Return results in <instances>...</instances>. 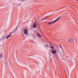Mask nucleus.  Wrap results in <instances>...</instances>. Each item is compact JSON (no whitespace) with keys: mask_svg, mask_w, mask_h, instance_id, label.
I'll list each match as a JSON object with an SVG mask.
<instances>
[{"mask_svg":"<svg viewBox=\"0 0 78 78\" xmlns=\"http://www.w3.org/2000/svg\"><path fill=\"white\" fill-rule=\"evenodd\" d=\"M61 17V16H59L54 21H53L51 22H50L49 23H48V25H51V24H52V23H55L56 22H57L59 19V18Z\"/></svg>","mask_w":78,"mask_h":78,"instance_id":"obj_1","label":"nucleus"},{"mask_svg":"<svg viewBox=\"0 0 78 78\" xmlns=\"http://www.w3.org/2000/svg\"><path fill=\"white\" fill-rule=\"evenodd\" d=\"M32 27L34 28H36V27H37V25H36V23H34L33 24Z\"/></svg>","mask_w":78,"mask_h":78,"instance_id":"obj_2","label":"nucleus"},{"mask_svg":"<svg viewBox=\"0 0 78 78\" xmlns=\"http://www.w3.org/2000/svg\"><path fill=\"white\" fill-rule=\"evenodd\" d=\"M24 33L25 34H28V30H27V29H25L24 30Z\"/></svg>","mask_w":78,"mask_h":78,"instance_id":"obj_3","label":"nucleus"},{"mask_svg":"<svg viewBox=\"0 0 78 78\" xmlns=\"http://www.w3.org/2000/svg\"><path fill=\"white\" fill-rule=\"evenodd\" d=\"M73 41V40L72 38H69L68 40V41L69 42H72Z\"/></svg>","mask_w":78,"mask_h":78,"instance_id":"obj_4","label":"nucleus"},{"mask_svg":"<svg viewBox=\"0 0 78 78\" xmlns=\"http://www.w3.org/2000/svg\"><path fill=\"white\" fill-rule=\"evenodd\" d=\"M52 52L53 54H56V51L55 50H53L52 51Z\"/></svg>","mask_w":78,"mask_h":78,"instance_id":"obj_5","label":"nucleus"},{"mask_svg":"<svg viewBox=\"0 0 78 78\" xmlns=\"http://www.w3.org/2000/svg\"><path fill=\"white\" fill-rule=\"evenodd\" d=\"M37 35L38 37H41V34H40L37 33Z\"/></svg>","mask_w":78,"mask_h":78,"instance_id":"obj_6","label":"nucleus"},{"mask_svg":"<svg viewBox=\"0 0 78 78\" xmlns=\"http://www.w3.org/2000/svg\"><path fill=\"white\" fill-rule=\"evenodd\" d=\"M11 34L7 36L6 37V39H8V38H9V37H11Z\"/></svg>","mask_w":78,"mask_h":78,"instance_id":"obj_7","label":"nucleus"},{"mask_svg":"<svg viewBox=\"0 0 78 78\" xmlns=\"http://www.w3.org/2000/svg\"><path fill=\"white\" fill-rule=\"evenodd\" d=\"M3 57V53H2L0 54V58H2Z\"/></svg>","mask_w":78,"mask_h":78,"instance_id":"obj_8","label":"nucleus"},{"mask_svg":"<svg viewBox=\"0 0 78 78\" xmlns=\"http://www.w3.org/2000/svg\"><path fill=\"white\" fill-rule=\"evenodd\" d=\"M47 17H46L45 18H44L43 19H41V21H42V20H45V19H47Z\"/></svg>","mask_w":78,"mask_h":78,"instance_id":"obj_9","label":"nucleus"},{"mask_svg":"<svg viewBox=\"0 0 78 78\" xmlns=\"http://www.w3.org/2000/svg\"><path fill=\"white\" fill-rule=\"evenodd\" d=\"M17 28L16 27V29L13 31V32H15L16 31H17Z\"/></svg>","mask_w":78,"mask_h":78,"instance_id":"obj_10","label":"nucleus"},{"mask_svg":"<svg viewBox=\"0 0 78 78\" xmlns=\"http://www.w3.org/2000/svg\"><path fill=\"white\" fill-rule=\"evenodd\" d=\"M50 47L51 48V49H53V46H51Z\"/></svg>","mask_w":78,"mask_h":78,"instance_id":"obj_11","label":"nucleus"},{"mask_svg":"<svg viewBox=\"0 0 78 78\" xmlns=\"http://www.w3.org/2000/svg\"><path fill=\"white\" fill-rule=\"evenodd\" d=\"M48 46V45H45V47H47Z\"/></svg>","mask_w":78,"mask_h":78,"instance_id":"obj_12","label":"nucleus"},{"mask_svg":"<svg viewBox=\"0 0 78 78\" xmlns=\"http://www.w3.org/2000/svg\"><path fill=\"white\" fill-rule=\"evenodd\" d=\"M60 48L62 49V47L61 46H60Z\"/></svg>","mask_w":78,"mask_h":78,"instance_id":"obj_13","label":"nucleus"},{"mask_svg":"<svg viewBox=\"0 0 78 78\" xmlns=\"http://www.w3.org/2000/svg\"><path fill=\"white\" fill-rule=\"evenodd\" d=\"M0 41H1V39H0Z\"/></svg>","mask_w":78,"mask_h":78,"instance_id":"obj_14","label":"nucleus"}]
</instances>
